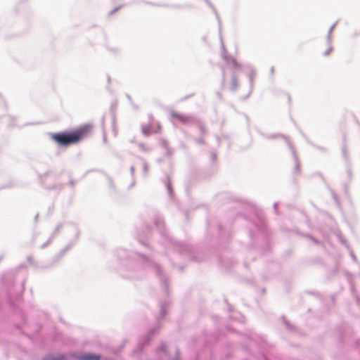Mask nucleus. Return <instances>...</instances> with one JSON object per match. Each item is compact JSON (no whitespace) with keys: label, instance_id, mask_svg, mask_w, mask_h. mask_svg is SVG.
I'll use <instances>...</instances> for the list:
<instances>
[{"label":"nucleus","instance_id":"1","mask_svg":"<svg viewBox=\"0 0 360 360\" xmlns=\"http://www.w3.org/2000/svg\"><path fill=\"white\" fill-rule=\"evenodd\" d=\"M92 131V125L85 124L70 131L53 133L51 139L60 146L75 145L88 137Z\"/></svg>","mask_w":360,"mask_h":360},{"label":"nucleus","instance_id":"4","mask_svg":"<svg viewBox=\"0 0 360 360\" xmlns=\"http://www.w3.org/2000/svg\"><path fill=\"white\" fill-rule=\"evenodd\" d=\"M79 360H100V356L94 354H84L77 356Z\"/></svg>","mask_w":360,"mask_h":360},{"label":"nucleus","instance_id":"3","mask_svg":"<svg viewBox=\"0 0 360 360\" xmlns=\"http://www.w3.org/2000/svg\"><path fill=\"white\" fill-rule=\"evenodd\" d=\"M171 116L175 120H177L181 123H187L191 120V117L189 116L175 111H172L171 112Z\"/></svg>","mask_w":360,"mask_h":360},{"label":"nucleus","instance_id":"2","mask_svg":"<svg viewBox=\"0 0 360 360\" xmlns=\"http://www.w3.org/2000/svg\"><path fill=\"white\" fill-rule=\"evenodd\" d=\"M142 133L146 136H148L153 134H158L161 131V126L160 123L155 121L153 117H150L148 122L143 124L141 127Z\"/></svg>","mask_w":360,"mask_h":360},{"label":"nucleus","instance_id":"6","mask_svg":"<svg viewBox=\"0 0 360 360\" xmlns=\"http://www.w3.org/2000/svg\"><path fill=\"white\" fill-rule=\"evenodd\" d=\"M333 49L331 47H328L324 53L325 56H328L330 53L332 51Z\"/></svg>","mask_w":360,"mask_h":360},{"label":"nucleus","instance_id":"5","mask_svg":"<svg viewBox=\"0 0 360 360\" xmlns=\"http://www.w3.org/2000/svg\"><path fill=\"white\" fill-rule=\"evenodd\" d=\"M46 360H66L64 356H60L57 358H47Z\"/></svg>","mask_w":360,"mask_h":360}]
</instances>
